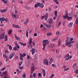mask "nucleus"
Listing matches in <instances>:
<instances>
[{
    "mask_svg": "<svg viewBox=\"0 0 78 78\" xmlns=\"http://www.w3.org/2000/svg\"><path fill=\"white\" fill-rule=\"evenodd\" d=\"M66 42L65 45L66 46H67L69 47H72V45L70 44L71 42L70 41L69 42V41L67 40L66 41Z\"/></svg>",
    "mask_w": 78,
    "mask_h": 78,
    "instance_id": "obj_1",
    "label": "nucleus"
},
{
    "mask_svg": "<svg viewBox=\"0 0 78 78\" xmlns=\"http://www.w3.org/2000/svg\"><path fill=\"white\" fill-rule=\"evenodd\" d=\"M48 41V40H45L43 41L42 43L43 44V45L44 47L43 48V50H45V43H46V42H47Z\"/></svg>",
    "mask_w": 78,
    "mask_h": 78,
    "instance_id": "obj_2",
    "label": "nucleus"
},
{
    "mask_svg": "<svg viewBox=\"0 0 78 78\" xmlns=\"http://www.w3.org/2000/svg\"><path fill=\"white\" fill-rule=\"evenodd\" d=\"M43 25H44V27H45L46 28L49 29H50V28L51 27V25H48L47 23H44Z\"/></svg>",
    "mask_w": 78,
    "mask_h": 78,
    "instance_id": "obj_3",
    "label": "nucleus"
},
{
    "mask_svg": "<svg viewBox=\"0 0 78 78\" xmlns=\"http://www.w3.org/2000/svg\"><path fill=\"white\" fill-rule=\"evenodd\" d=\"M14 55H15V54L14 53H11L9 56V58L10 59H11L14 56Z\"/></svg>",
    "mask_w": 78,
    "mask_h": 78,
    "instance_id": "obj_4",
    "label": "nucleus"
},
{
    "mask_svg": "<svg viewBox=\"0 0 78 78\" xmlns=\"http://www.w3.org/2000/svg\"><path fill=\"white\" fill-rule=\"evenodd\" d=\"M37 4L38 5V6L40 7V8H43L44 7V5H43V4L39 2H37Z\"/></svg>",
    "mask_w": 78,
    "mask_h": 78,
    "instance_id": "obj_5",
    "label": "nucleus"
},
{
    "mask_svg": "<svg viewBox=\"0 0 78 78\" xmlns=\"http://www.w3.org/2000/svg\"><path fill=\"white\" fill-rule=\"evenodd\" d=\"M5 37V33H3L1 35H0V39H3L4 37Z\"/></svg>",
    "mask_w": 78,
    "mask_h": 78,
    "instance_id": "obj_6",
    "label": "nucleus"
},
{
    "mask_svg": "<svg viewBox=\"0 0 78 78\" xmlns=\"http://www.w3.org/2000/svg\"><path fill=\"white\" fill-rule=\"evenodd\" d=\"M43 63L46 65H48V61L46 59H44L43 60Z\"/></svg>",
    "mask_w": 78,
    "mask_h": 78,
    "instance_id": "obj_7",
    "label": "nucleus"
},
{
    "mask_svg": "<svg viewBox=\"0 0 78 78\" xmlns=\"http://www.w3.org/2000/svg\"><path fill=\"white\" fill-rule=\"evenodd\" d=\"M42 71L43 72V73L44 76H45L46 75V73L45 72V69H43Z\"/></svg>",
    "mask_w": 78,
    "mask_h": 78,
    "instance_id": "obj_8",
    "label": "nucleus"
},
{
    "mask_svg": "<svg viewBox=\"0 0 78 78\" xmlns=\"http://www.w3.org/2000/svg\"><path fill=\"white\" fill-rule=\"evenodd\" d=\"M32 55H34V53H35V49L34 48H32Z\"/></svg>",
    "mask_w": 78,
    "mask_h": 78,
    "instance_id": "obj_9",
    "label": "nucleus"
},
{
    "mask_svg": "<svg viewBox=\"0 0 78 78\" xmlns=\"http://www.w3.org/2000/svg\"><path fill=\"white\" fill-rule=\"evenodd\" d=\"M12 27H14V28H18L20 27L19 26H18V25H16L14 24L12 25Z\"/></svg>",
    "mask_w": 78,
    "mask_h": 78,
    "instance_id": "obj_10",
    "label": "nucleus"
},
{
    "mask_svg": "<svg viewBox=\"0 0 78 78\" xmlns=\"http://www.w3.org/2000/svg\"><path fill=\"white\" fill-rule=\"evenodd\" d=\"M7 10L5 9H4L3 10H0V12H2V13H3V12H6Z\"/></svg>",
    "mask_w": 78,
    "mask_h": 78,
    "instance_id": "obj_11",
    "label": "nucleus"
},
{
    "mask_svg": "<svg viewBox=\"0 0 78 78\" xmlns=\"http://www.w3.org/2000/svg\"><path fill=\"white\" fill-rule=\"evenodd\" d=\"M4 39H5V41H7V40H8V35L7 34H6L5 36Z\"/></svg>",
    "mask_w": 78,
    "mask_h": 78,
    "instance_id": "obj_12",
    "label": "nucleus"
},
{
    "mask_svg": "<svg viewBox=\"0 0 78 78\" xmlns=\"http://www.w3.org/2000/svg\"><path fill=\"white\" fill-rule=\"evenodd\" d=\"M48 23L50 24L52 22H53V20H52V19H51L49 20V21H48Z\"/></svg>",
    "mask_w": 78,
    "mask_h": 78,
    "instance_id": "obj_13",
    "label": "nucleus"
},
{
    "mask_svg": "<svg viewBox=\"0 0 78 78\" xmlns=\"http://www.w3.org/2000/svg\"><path fill=\"white\" fill-rule=\"evenodd\" d=\"M32 43V38H30V41L29 42V44H30V45H31Z\"/></svg>",
    "mask_w": 78,
    "mask_h": 78,
    "instance_id": "obj_14",
    "label": "nucleus"
},
{
    "mask_svg": "<svg viewBox=\"0 0 78 78\" xmlns=\"http://www.w3.org/2000/svg\"><path fill=\"white\" fill-rule=\"evenodd\" d=\"M28 21H29V20H28V19H27L26 22H24V24L25 25H27V23H28Z\"/></svg>",
    "mask_w": 78,
    "mask_h": 78,
    "instance_id": "obj_15",
    "label": "nucleus"
},
{
    "mask_svg": "<svg viewBox=\"0 0 78 78\" xmlns=\"http://www.w3.org/2000/svg\"><path fill=\"white\" fill-rule=\"evenodd\" d=\"M58 47H59L61 44V39H59L58 40Z\"/></svg>",
    "mask_w": 78,
    "mask_h": 78,
    "instance_id": "obj_16",
    "label": "nucleus"
},
{
    "mask_svg": "<svg viewBox=\"0 0 78 78\" xmlns=\"http://www.w3.org/2000/svg\"><path fill=\"white\" fill-rule=\"evenodd\" d=\"M14 35H15V37L17 40H20V38L17 37V36L16 35V34H15Z\"/></svg>",
    "mask_w": 78,
    "mask_h": 78,
    "instance_id": "obj_17",
    "label": "nucleus"
},
{
    "mask_svg": "<svg viewBox=\"0 0 78 78\" xmlns=\"http://www.w3.org/2000/svg\"><path fill=\"white\" fill-rule=\"evenodd\" d=\"M73 25V23H70L68 24V27H71Z\"/></svg>",
    "mask_w": 78,
    "mask_h": 78,
    "instance_id": "obj_18",
    "label": "nucleus"
},
{
    "mask_svg": "<svg viewBox=\"0 0 78 78\" xmlns=\"http://www.w3.org/2000/svg\"><path fill=\"white\" fill-rule=\"evenodd\" d=\"M20 56H21L22 57H24L26 56V54L25 53H23V54H20Z\"/></svg>",
    "mask_w": 78,
    "mask_h": 78,
    "instance_id": "obj_19",
    "label": "nucleus"
},
{
    "mask_svg": "<svg viewBox=\"0 0 78 78\" xmlns=\"http://www.w3.org/2000/svg\"><path fill=\"white\" fill-rule=\"evenodd\" d=\"M8 47H9V48L10 50H12V46H11L10 45H7Z\"/></svg>",
    "mask_w": 78,
    "mask_h": 78,
    "instance_id": "obj_20",
    "label": "nucleus"
},
{
    "mask_svg": "<svg viewBox=\"0 0 78 78\" xmlns=\"http://www.w3.org/2000/svg\"><path fill=\"white\" fill-rule=\"evenodd\" d=\"M26 36L27 37H28V32L27 30H26Z\"/></svg>",
    "mask_w": 78,
    "mask_h": 78,
    "instance_id": "obj_21",
    "label": "nucleus"
},
{
    "mask_svg": "<svg viewBox=\"0 0 78 78\" xmlns=\"http://www.w3.org/2000/svg\"><path fill=\"white\" fill-rule=\"evenodd\" d=\"M67 19L68 20H71V19H72V17H69V16H67Z\"/></svg>",
    "mask_w": 78,
    "mask_h": 78,
    "instance_id": "obj_22",
    "label": "nucleus"
},
{
    "mask_svg": "<svg viewBox=\"0 0 78 78\" xmlns=\"http://www.w3.org/2000/svg\"><path fill=\"white\" fill-rule=\"evenodd\" d=\"M47 35L48 36H51V33L50 32L47 33Z\"/></svg>",
    "mask_w": 78,
    "mask_h": 78,
    "instance_id": "obj_23",
    "label": "nucleus"
},
{
    "mask_svg": "<svg viewBox=\"0 0 78 78\" xmlns=\"http://www.w3.org/2000/svg\"><path fill=\"white\" fill-rule=\"evenodd\" d=\"M2 2H3L4 3H5V4H7V2L5 1V0H2Z\"/></svg>",
    "mask_w": 78,
    "mask_h": 78,
    "instance_id": "obj_24",
    "label": "nucleus"
},
{
    "mask_svg": "<svg viewBox=\"0 0 78 78\" xmlns=\"http://www.w3.org/2000/svg\"><path fill=\"white\" fill-rule=\"evenodd\" d=\"M22 76H23V78H25L26 77V74L25 73H24L22 75Z\"/></svg>",
    "mask_w": 78,
    "mask_h": 78,
    "instance_id": "obj_25",
    "label": "nucleus"
},
{
    "mask_svg": "<svg viewBox=\"0 0 78 78\" xmlns=\"http://www.w3.org/2000/svg\"><path fill=\"white\" fill-rule=\"evenodd\" d=\"M14 50H18V49L16 47H15L13 48Z\"/></svg>",
    "mask_w": 78,
    "mask_h": 78,
    "instance_id": "obj_26",
    "label": "nucleus"
},
{
    "mask_svg": "<svg viewBox=\"0 0 78 78\" xmlns=\"http://www.w3.org/2000/svg\"><path fill=\"white\" fill-rule=\"evenodd\" d=\"M15 45L18 48H20V47H19V45H18V44L16 43Z\"/></svg>",
    "mask_w": 78,
    "mask_h": 78,
    "instance_id": "obj_27",
    "label": "nucleus"
},
{
    "mask_svg": "<svg viewBox=\"0 0 78 78\" xmlns=\"http://www.w3.org/2000/svg\"><path fill=\"white\" fill-rule=\"evenodd\" d=\"M22 61H20L19 64V65L20 66H22Z\"/></svg>",
    "mask_w": 78,
    "mask_h": 78,
    "instance_id": "obj_28",
    "label": "nucleus"
},
{
    "mask_svg": "<svg viewBox=\"0 0 78 78\" xmlns=\"http://www.w3.org/2000/svg\"><path fill=\"white\" fill-rule=\"evenodd\" d=\"M18 68L19 69H23V67L20 66L18 67Z\"/></svg>",
    "mask_w": 78,
    "mask_h": 78,
    "instance_id": "obj_29",
    "label": "nucleus"
},
{
    "mask_svg": "<svg viewBox=\"0 0 78 78\" xmlns=\"http://www.w3.org/2000/svg\"><path fill=\"white\" fill-rule=\"evenodd\" d=\"M38 6H39V5H38V4H36L35 5H34L35 8H37Z\"/></svg>",
    "mask_w": 78,
    "mask_h": 78,
    "instance_id": "obj_30",
    "label": "nucleus"
},
{
    "mask_svg": "<svg viewBox=\"0 0 78 78\" xmlns=\"http://www.w3.org/2000/svg\"><path fill=\"white\" fill-rule=\"evenodd\" d=\"M62 18H63V19H66V18H67V16H62Z\"/></svg>",
    "mask_w": 78,
    "mask_h": 78,
    "instance_id": "obj_31",
    "label": "nucleus"
},
{
    "mask_svg": "<svg viewBox=\"0 0 78 78\" xmlns=\"http://www.w3.org/2000/svg\"><path fill=\"white\" fill-rule=\"evenodd\" d=\"M6 69L5 67H3L1 69V71H3V70H5V69Z\"/></svg>",
    "mask_w": 78,
    "mask_h": 78,
    "instance_id": "obj_32",
    "label": "nucleus"
},
{
    "mask_svg": "<svg viewBox=\"0 0 78 78\" xmlns=\"http://www.w3.org/2000/svg\"><path fill=\"white\" fill-rule=\"evenodd\" d=\"M55 16L57 17V11H56L54 12Z\"/></svg>",
    "mask_w": 78,
    "mask_h": 78,
    "instance_id": "obj_33",
    "label": "nucleus"
},
{
    "mask_svg": "<svg viewBox=\"0 0 78 78\" xmlns=\"http://www.w3.org/2000/svg\"><path fill=\"white\" fill-rule=\"evenodd\" d=\"M4 75L5 76H8L7 75V73H6V72H5L4 73Z\"/></svg>",
    "mask_w": 78,
    "mask_h": 78,
    "instance_id": "obj_34",
    "label": "nucleus"
},
{
    "mask_svg": "<svg viewBox=\"0 0 78 78\" xmlns=\"http://www.w3.org/2000/svg\"><path fill=\"white\" fill-rule=\"evenodd\" d=\"M69 54H68L66 55L65 57V58H68V57H69Z\"/></svg>",
    "mask_w": 78,
    "mask_h": 78,
    "instance_id": "obj_35",
    "label": "nucleus"
},
{
    "mask_svg": "<svg viewBox=\"0 0 78 78\" xmlns=\"http://www.w3.org/2000/svg\"><path fill=\"white\" fill-rule=\"evenodd\" d=\"M30 58H31V57H30V56L29 55H27V59H30Z\"/></svg>",
    "mask_w": 78,
    "mask_h": 78,
    "instance_id": "obj_36",
    "label": "nucleus"
},
{
    "mask_svg": "<svg viewBox=\"0 0 78 78\" xmlns=\"http://www.w3.org/2000/svg\"><path fill=\"white\" fill-rule=\"evenodd\" d=\"M23 57L20 56V59L21 61H23Z\"/></svg>",
    "mask_w": 78,
    "mask_h": 78,
    "instance_id": "obj_37",
    "label": "nucleus"
},
{
    "mask_svg": "<svg viewBox=\"0 0 78 78\" xmlns=\"http://www.w3.org/2000/svg\"><path fill=\"white\" fill-rule=\"evenodd\" d=\"M6 58V61L7 62L8 60V56H7Z\"/></svg>",
    "mask_w": 78,
    "mask_h": 78,
    "instance_id": "obj_38",
    "label": "nucleus"
},
{
    "mask_svg": "<svg viewBox=\"0 0 78 78\" xmlns=\"http://www.w3.org/2000/svg\"><path fill=\"white\" fill-rule=\"evenodd\" d=\"M11 32H12V30H9L8 32L9 34H10L11 33Z\"/></svg>",
    "mask_w": 78,
    "mask_h": 78,
    "instance_id": "obj_39",
    "label": "nucleus"
},
{
    "mask_svg": "<svg viewBox=\"0 0 78 78\" xmlns=\"http://www.w3.org/2000/svg\"><path fill=\"white\" fill-rule=\"evenodd\" d=\"M48 13H46L45 17H48Z\"/></svg>",
    "mask_w": 78,
    "mask_h": 78,
    "instance_id": "obj_40",
    "label": "nucleus"
},
{
    "mask_svg": "<svg viewBox=\"0 0 78 78\" xmlns=\"http://www.w3.org/2000/svg\"><path fill=\"white\" fill-rule=\"evenodd\" d=\"M31 71L33 72V70H34V68H31L30 69Z\"/></svg>",
    "mask_w": 78,
    "mask_h": 78,
    "instance_id": "obj_41",
    "label": "nucleus"
},
{
    "mask_svg": "<svg viewBox=\"0 0 78 78\" xmlns=\"http://www.w3.org/2000/svg\"><path fill=\"white\" fill-rule=\"evenodd\" d=\"M53 47H54V44H51V48H53Z\"/></svg>",
    "mask_w": 78,
    "mask_h": 78,
    "instance_id": "obj_42",
    "label": "nucleus"
},
{
    "mask_svg": "<svg viewBox=\"0 0 78 78\" xmlns=\"http://www.w3.org/2000/svg\"><path fill=\"white\" fill-rule=\"evenodd\" d=\"M33 76L34 77H35V76H36V73H34L33 74Z\"/></svg>",
    "mask_w": 78,
    "mask_h": 78,
    "instance_id": "obj_43",
    "label": "nucleus"
},
{
    "mask_svg": "<svg viewBox=\"0 0 78 78\" xmlns=\"http://www.w3.org/2000/svg\"><path fill=\"white\" fill-rule=\"evenodd\" d=\"M9 78V76H4V78Z\"/></svg>",
    "mask_w": 78,
    "mask_h": 78,
    "instance_id": "obj_44",
    "label": "nucleus"
},
{
    "mask_svg": "<svg viewBox=\"0 0 78 78\" xmlns=\"http://www.w3.org/2000/svg\"><path fill=\"white\" fill-rule=\"evenodd\" d=\"M54 75H55L54 74H52L51 75V76H50V78H53V76H54Z\"/></svg>",
    "mask_w": 78,
    "mask_h": 78,
    "instance_id": "obj_45",
    "label": "nucleus"
},
{
    "mask_svg": "<svg viewBox=\"0 0 78 78\" xmlns=\"http://www.w3.org/2000/svg\"><path fill=\"white\" fill-rule=\"evenodd\" d=\"M57 58H61V56L60 55H58L56 57Z\"/></svg>",
    "mask_w": 78,
    "mask_h": 78,
    "instance_id": "obj_46",
    "label": "nucleus"
},
{
    "mask_svg": "<svg viewBox=\"0 0 78 78\" xmlns=\"http://www.w3.org/2000/svg\"><path fill=\"white\" fill-rule=\"evenodd\" d=\"M3 57H4V58H6V56H7L6 55H5V54H3Z\"/></svg>",
    "mask_w": 78,
    "mask_h": 78,
    "instance_id": "obj_47",
    "label": "nucleus"
},
{
    "mask_svg": "<svg viewBox=\"0 0 78 78\" xmlns=\"http://www.w3.org/2000/svg\"><path fill=\"white\" fill-rule=\"evenodd\" d=\"M73 38H71L69 39V41H73Z\"/></svg>",
    "mask_w": 78,
    "mask_h": 78,
    "instance_id": "obj_48",
    "label": "nucleus"
},
{
    "mask_svg": "<svg viewBox=\"0 0 78 78\" xmlns=\"http://www.w3.org/2000/svg\"><path fill=\"white\" fill-rule=\"evenodd\" d=\"M27 45L28 47V48H30V47H31V45H30L29 44H27Z\"/></svg>",
    "mask_w": 78,
    "mask_h": 78,
    "instance_id": "obj_49",
    "label": "nucleus"
},
{
    "mask_svg": "<svg viewBox=\"0 0 78 78\" xmlns=\"http://www.w3.org/2000/svg\"><path fill=\"white\" fill-rule=\"evenodd\" d=\"M5 53H8V50H5Z\"/></svg>",
    "mask_w": 78,
    "mask_h": 78,
    "instance_id": "obj_50",
    "label": "nucleus"
},
{
    "mask_svg": "<svg viewBox=\"0 0 78 78\" xmlns=\"http://www.w3.org/2000/svg\"><path fill=\"white\" fill-rule=\"evenodd\" d=\"M19 58L18 56H16L15 58V60H17V59Z\"/></svg>",
    "mask_w": 78,
    "mask_h": 78,
    "instance_id": "obj_51",
    "label": "nucleus"
},
{
    "mask_svg": "<svg viewBox=\"0 0 78 78\" xmlns=\"http://www.w3.org/2000/svg\"><path fill=\"white\" fill-rule=\"evenodd\" d=\"M51 8H49V9H48V11L49 12H50V11H51Z\"/></svg>",
    "mask_w": 78,
    "mask_h": 78,
    "instance_id": "obj_52",
    "label": "nucleus"
},
{
    "mask_svg": "<svg viewBox=\"0 0 78 78\" xmlns=\"http://www.w3.org/2000/svg\"><path fill=\"white\" fill-rule=\"evenodd\" d=\"M69 68H67L66 69H64V70H65V71H66V70H69Z\"/></svg>",
    "mask_w": 78,
    "mask_h": 78,
    "instance_id": "obj_53",
    "label": "nucleus"
},
{
    "mask_svg": "<svg viewBox=\"0 0 78 78\" xmlns=\"http://www.w3.org/2000/svg\"><path fill=\"white\" fill-rule=\"evenodd\" d=\"M47 18H48V17L45 16V18L44 19L45 20H47Z\"/></svg>",
    "mask_w": 78,
    "mask_h": 78,
    "instance_id": "obj_54",
    "label": "nucleus"
},
{
    "mask_svg": "<svg viewBox=\"0 0 78 78\" xmlns=\"http://www.w3.org/2000/svg\"><path fill=\"white\" fill-rule=\"evenodd\" d=\"M26 45L27 44H26V43H23L22 45H23V46H25V45Z\"/></svg>",
    "mask_w": 78,
    "mask_h": 78,
    "instance_id": "obj_55",
    "label": "nucleus"
},
{
    "mask_svg": "<svg viewBox=\"0 0 78 78\" xmlns=\"http://www.w3.org/2000/svg\"><path fill=\"white\" fill-rule=\"evenodd\" d=\"M20 45H23V43H22V42L20 41Z\"/></svg>",
    "mask_w": 78,
    "mask_h": 78,
    "instance_id": "obj_56",
    "label": "nucleus"
},
{
    "mask_svg": "<svg viewBox=\"0 0 78 78\" xmlns=\"http://www.w3.org/2000/svg\"><path fill=\"white\" fill-rule=\"evenodd\" d=\"M45 2L44 1V0L42 1V3L43 4H45Z\"/></svg>",
    "mask_w": 78,
    "mask_h": 78,
    "instance_id": "obj_57",
    "label": "nucleus"
},
{
    "mask_svg": "<svg viewBox=\"0 0 78 78\" xmlns=\"http://www.w3.org/2000/svg\"><path fill=\"white\" fill-rule=\"evenodd\" d=\"M44 16H43L42 17H41V19H42V20H43V19H44Z\"/></svg>",
    "mask_w": 78,
    "mask_h": 78,
    "instance_id": "obj_58",
    "label": "nucleus"
},
{
    "mask_svg": "<svg viewBox=\"0 0 78 78\" xmlns=\"http://www.w3.org/2000/svg\"><path fill=\"white\" fill-rule=\"evenodd\" d=\"M30 78H32V74H31L30 75Z\"/></svg>",
    "mask_w": 78,
    "mask_h": 78,
    "instance_id": "obj_59",
    "label": "nucleus"
},
{
    "mask_svg": "<svg viewBox=\"0 0 78 78\" xmlns=\"http://www.w3.org/2000/svg\"><path fill=\"white\" fill-rule=\"evenodd\" d=\"M34 36L36 37L37 36V33H35L34 34Z\"/></svg>",
    "mask_w": 78,
    "mask_h": 78,
    "instance_id": "obj_60",
    "label": "nucleus"
},
{
    "mask_svg": "<svg viewBox=\"0 0 78 78\" xmlns=\"http://www.w3.org/2000/svg\"><path fill=\"white\" fill-rule=\"evenodd\" d=\"M38 75L40 76H41V73H39L38 74Z\"/></svg>",
    "mask_w": 78,
    "mask_h": 78,
    "instance_id": "obj_61",
    "label": "nucleus"
},
{
    "mask_svg": "<svg viewBox=\"0 0 78 78\" xmlns=\"http://www.w3.org/2000/svg\"><path fill=\"white\" fill-rule=\"evenodd\" d=\"M59 34V32H57L56 33V34Z\"/></svg>",
    "mask_w": 78,
    "mask_h": 78,
    "instance_id": "obj_62",
    "label": "nucleus"
},
{
    "mask_svg": "<svg viewBox=\"0 0 78 78\" xmlns=\"http://www.w3.org/2000/svg\"><path fill=\"white\" fill-rule=\"evenodd\" d=\"M76 73H78V69H77L76 70Z\"/></svg>",
    "mask_w": 78,
    "mask_h": 78,
    "instance_id": "obj_63",
    "label": "nucleus"
},
{
    "mask_svg": "<svg viewBox=\"0 0 78 78\" xmlns=\"http://www.w3.org/2000/svg\"><path fill=\"white\" fill-rule=\"evenodd\" d=\"M46 29L45 28V27H43V30H46Z\"/></svg>",
    "mask_w": 78,
    "mask_h": 78,
    "instance_id": "obj_64",
    "label": "nucleus"
}]
</instances>
